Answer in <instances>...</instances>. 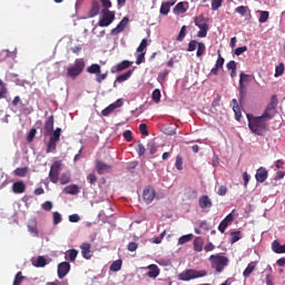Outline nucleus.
Returning <instances> with one entry per match:
<instances>
[{
	"instance_id": "nucleus-39",
	"label": "nucleus",
	"mask_w": 285,
	"mask_h": 285,
	"mask_svg": "<svg viewBox=\"0 0 285 285\" xmlns=\"http://www.w3.org/2000/svg\"><path fill=\"white\" fill-rule=\"evenodd\" d=\"M206 53V45L204 42H198L196 57H203Z\"/></svg>"
},
{
	"instance_id": "nucleus-53",
	"label": "nucleus",
	"mask_w": 285,
	"mask_h": 285,
	"mask_svg": "<svg viewBox=\"0 0 285 285\" xmlns=\"http://www.w3.org/2000/svg\"><path fill=\"white\" fill-rule=\"evenodd\" d=\"M62 218H61V214L59 212H55L53 213V224L55 226H57V224H61Z\"/></svg>"
},
{
	"instance_id": "nucleus-23",
	"label": "nucleus",
	"mask_w": 285,
	"mask_h": 285,
	"mask_svg": "<svg viewBox=\"0 0 285 285\" xmlns=\"http://www.w3.org/2000/svg\"><path fill=\"white\" fill-rule=\"evenodd\" d=\"M277 112V109H273L272 107H266L263 115L261 116L265 121H271L273 117H275V114Z\"/></svg>"
},
{
	"instance_id": "nucleus-17",
	"label": "nucleus",
	"mask_w": 285,
	"mask_h": 285,
	"mask_svg": "<svg viewBox=\"0 0 285 285\" xmlns=\"http://www.w3.org/2000/svg\"><path fill=\"white\" fill-rule=\"evenodd\" d=\"M131 66H132L131 61L124 60V61L119 62L118 65L111 67V72H112V75H115L117 72H122V70H127V68H130Z\"/></svg>"
},
{
	"instance_id": "nucleus-60",
	"label": "nucleus",
	"mask_w": 285,
	"mask_h": 285,
	"mask_svg": "<svg viewBox=\"0 0 285 285\" xmlns=\"http://www.w3.org/2000/svg\"><path fill=\"white\" fill-rule=\"evenodd\" d=\"M175 10L177 12H181V13L186 12V7H185L184 2H178L175 7Z\"/></svg>"
},
{
	"instance_id": "nucleus-11",
	"label": "nucleus",
	"mask_w": 285,
	"mask_h": 285,
	"mask_svg": "<svg viewBox=\"0 0 285 285\" xmlns=\"http://www.w3.org/2000/svg\"><path fill=\"white\" fill-rule=\"evenodd\" d=\"M43 130L45 137H50V134L55 130V116L48 117L45 121Z\"/></svg>"
},
{
	"instance_id": "nucleus-4",
	"label": "nucleus",
	"mask_w": 285,
	"mask_h": 285,
	"mask_svg": "<svg viewBox=\"0 0 285 285\" xmlns=\"http://www.w3.org/2000/svg\"><path fill=\"white\" fill-rule=\"evenodd\" d=\"M85 69L86 60L83 58H77L73 65L67 68V76H69L70 79H77V77H79Z\"/></svg>"
},
{
	"instance_id": "nucleus-7",
	"label": "nucleus",
	"mask_w": 285,
	"mask_h": 285,
	"mask_svg": "<svg viewBox=\"0 0 285 285\" xmlns=\"http://www.w3.org/2000/svg\"><path fill=\"white\" fill-rule=\"evenodd\" d=\"M194 22H195V26L199 28V31L197 32V37H199L200 39H204V37H207L209 28H208V23H206V18L203 14L195 17Z\"/></svg>"
},
{
	"instance_id": "nucleus-25",
	"label": "nucleus",
	"mask_w": 285,
	"mask_h": 285,
	"mask_svg": "<svg viewBox=\"0 0 285 285\" xmlns=\"http://www.w3.org/2000/svg\"><path fill=\"white\" fill-rule=\"evenodd\" d=\"M234 106H233V110L235 112V119L236 121H242V108L239 107V104H237V99H233L232 100Z\"/></svg>"
},
{
	"instance_id": "nucleus-24",
	"label": "nucleus",
	"mask_w": 285,
	"mask_h": 285,
	"mask_svg": "<svg viewBox=\"0 0 285 285\" xmlns=\"http://www.w3.org/2000/svg\"><path fill=\"white\" fill-rule=\"evenodd\" d=\"M272 250L276 253L277 255H282L285 253V244L282 245L278 243V240H274L272 243Z\"/></svg>"
},
{
	"instance_id": "nucleus-26",
	"label": "nucleus",
	"mask_w": 285,
	"mask_h": 285,
	"mask_svg": "<svg viewBox=\"0 0 285 285\" xmlns=\"http://www.w3.org/2000/svg\"><path fill=\"white\" fill-rule=\"evenodd\" d=\"M255 268H257V265H255L254 262L249 263L245 268V271L243 272V277H245V279H248V277L253 275V272L255 271Z\"/></svg>"
},
{
	"instance_id": "nucleus-29",
	"label": "nucleus",
	"mask_w": 285,
	"mask_h": 285,
	"mask_svg": "<svg viewBox=\"0 0 285 285\" xmlns=\"http://www.w3.org/2000/svg\"><path fill=\"white\" fill-rule=\"evenodd\" d=\"M30 168L28 167H18L13 170V175L16 177H26V175H28Z\"/></svg>"
},
{
	"instance_id": "nucleus-41",
	"label": "nucleus",
	"mask_w": 285,
	"mask_h": 285,
	"mask_svg": "<svg viewBox=\"0 0 285 285\" xmlns=\"http://www.w3.org/2000/svg\"><path fill=\"white\" fill-rule=\"evenodd\" d=\"M171 6L173 4H170L169 2H163L160 7V14H168V12H170Z\"/></svg>"
},
{
	"instance_id": "nucleus-20",
	"label": "nucleus",
	"mask_w": 285,
	"mask_h": 285,
	"mask_svg": "<svg viewBox=\"0 0 285 285\" xmlns=\"http://www.w3.org/2000/svg\"><path fill=\"white\" fill-rule=\"evenodd\" d=\"M101 9L99 1L94 0L91 2V9L88 12V17L89 19H94V17H97V14H99V10Z\"/></svg>"
},
{
	"instance_id": "nucleus-21",
	"label": "nucleus",
	"mask_w": 285,
	"mask_h": 285,
	"mask_svg": "<svg viewBox=\"0 0 285 285\" xmlns=\"http://www.w3.org/2000/svg\"><path fill=\"white\" fill-rule=\"evenodd\" d=\"M147 272V277H150L151 279H156V277H159L160 269L156 264L149 265Z\"/></svg>"
},
{
	"instance_id": "nucleus-50",
	"label": "nucleus",
	"mask_w": 285,
	"mask_h": 285,
	"mask_svg": "<svg viewBox=\"0 0 285 285\" xmlns=\"http://www.w3.org/2000/svg\"><path fill=\"white\" fill-rule=\"evenodd\" d=\"M258 21L259 23H266L268 21V11H261Z\"/></svg>"
},
{
	"instance_id": "nucleus-45",
	"label": "nucleus",
	"mask_w": 285,
	"mask_h": 285,
	"mask_svg": "<svg viewBox=\"0 0 285 285\" xmlns=\"http://www.w3.org/2000/svg\"><path fill=\"white\" fill-rule=\"evenodd\" d=\"M175 166L177 170H184V158H181V156L176 157Z\"/></svg>"
},
{
	"instance_id": "nucleus-6",
	"label": "nucleus",
	"mask_w": 285,
	"mask_h": 285,
	"mask_svg": "<svg viewBox=\"0 0 285 285\" xmlns=\"http://www.w3.org/2000/svg\"><path fill=\"white\" fill-rule=\"evenodd\" d=\"M62 168H63V161L56 160L52 163L49 170V179L51 184H59V175H61Z\"/></svg>"
},
{
	"instance_id": "nucleus-35",
	"label": "nucleus",
	"mask_w": 285,
	"mask_h": 285,
	"mask_svg": "<svg viewBox=\"0 0 285 285\" xmlns=\"http://www.w3.org/2000/svg\"><path fill=\"white\" fill-rule=\"evenodd\" d=\"M279 104V100L277 99V95H273L271 97V101L267 105V108H272L274 110H277V105Z\"/></svg>"
},
{
	"instance_id": "nucleus-58",
	"label": "nucleus",
	"mask_w": 285,
	"mask_h": 285,
	"mask_svg": "<svg viewBox=\"0 0 285 285\" xmlns=\"http://www.w3.org/2000/svg\"><path fill=\"white\" fill-rule=\"evenodd\" d=\"M81 217L79 216V214H72L69 216V222H71V224H77V222H80Z\"/></svg>"
},
{
	"instance_id": "nucleus-34",
	"label": "nucleus",
	"mask_w": 285,
	"mask_h": 285,
	"mask_svg": "<svg viewBox=\"0 0 285 285\" xmlns=\"http://www.w3.org/2000/svg\"><path fill=\"white\" fill-rule=\"evenodd\" d=\"M70 173H63L58 181H60L61 186H66V184H70Z\"/></svg>"
},
{
	"instance_id": "nucleus-32",
	"label": "nucleus",
	"mask_w": 285,
	"mask_h": 285,
	"mask_svg": "<svg viewBox=\"0 0 285 285\" xmlns=\"http://www.w3.org/2000/svg\"><path fill=\"white\" fill-rule=\"evenodd\" d=\"M122 264L124 261L117 259L110 265L109 271H111L112 273H118V271H121Z\"/></svg>"
},
{
	"instance_id": "nucleus-64",
	"label": "nucleus",
	"mask_w": 285,
	"mask_h": 285,
	"mask_svg": "<svg viewBox=\"0 0 285 285\" xmlns=\"http://www.w3.org/2000/svg\"><path fill=\"white\" fill-rule=\"evenodd\" d=\"M122 137L126 139V141H132V131L130 130L124 131Z\"/></svg>"
},
{
	"instance_id": "nucleus-5",
	"label": "nucleus",
	"mask_w": 285,
	"mask_h": 285,
	"mask_svg": "<svg viewBox=\"0 0 285 285\" xmlns=\"http://www.w3.org/2000/svg\"><path fill=\"white\" fill-rule=\"evenodd\" d=\"M49 136L47 153H55L57 150V144L61 141V128L57 127L56 130L49 134Z\"/></svg>"
},
{
	"instance_id": "nucleus-47",
	"label": "nucleus",
	"mask_w": 285,
	"mask_h": 285,
	"mask_svg": "<svg viewBox=\"0 0 285 285\" xmlns=\"http://www.w3.org/2000/svg\"><path fill=\"white\" fill-rule=\"evenodd\" d=\"M176 39H177V41H184V39H186V26H183L180 28V31Z\"/></svg>"
},
{
	"instance_id": "nucleus-1",
	"label": "nucleus",
	"mask_w": 285,
	"mask_h": 285,
	"mask_svg": "<svg viewBox=\"0 0 285 285\" xmlns=\"http://www.w3.org/2000/svg\"><path fill=\"white\" fill-rule=\"evenodd\" d=\"M246 117H247L249 130H252L254 135H258V136L264 135V130H266L268 122L261 116L255 117L253 116V114H247Z\"/></svg>"
},
{
	"instance_id": "nucleus-18",
	"label": "nucleus",
	"mask_w": 285,
	"mask_h": 285,
	"mask_svg": "<svg viewBox=\"0 0 285 285\" xmlns=\"http://www.w3.org/2000/svg\"><path fill=\"white\" fill-rule=\"evenodd\" d=\"M255 177L258 184H264V181L268 179V170L264 167H261L257 169Z\"/></svg>"
},
{
	"instance_id": "nucleus-13",
	"label": "nucleus",
	"mask_w": 285,
	"mask_h": 285,
	"mask_svg": "<svg viewBox=\"0 0 285 285\" xmlns=\"http://www.w3.org/2000/svg\"><path fill=\"white\" fill-rule=\"evenodd\" d=\"M80 250L83 259H92V245L90 243H82Z\"/></svg>"
},
{
	"instance_id": "nucleus-28",
	"label": "nucleus",
	"mask_w": 285,
	"mask_h": 285,
	"mask_svg": "<svg viewBox=\"0 0 285 285\" xmlns=\"http://www.w3.org/2000/svg\"><path fill=\"white\" fill-rule=\"evenodd\" d=\"M63 193L66 195H79V186L77 185H69L63 188Z\"/></svg>"
},
{
	"instance_id": "nucleus-36",
	"label": "nucleus",
	"mask_w": 285,
	"mask_h": 285,
	"mask_svg": "<svg viewBox=\"0 0 285 285\" xmlns=\"http://www.w3.org/2000/svg\"><path fill=\"white\" fill-rule=\"evenodd\" d=\"M230 236H232L230 244H237V242H239V239H242V232H239V230L232 232Z\"/></svg>"
},
{
	"instance_id": "nucleus-10",
	"label": "nucleus",
	"mask_w": 285,
	"mask_h": 285,
	"mask_svg": "<svg viewBox=\"0 0 285 285\" xmlns=\"http://www.w3.org/2000/svg\"><path fill=\"white\" fill-rule=\"evenodd\" d=\"M235 210L228 214L218 225L219 233H226V229L235 222V216L233 215Z\"/></svg>"
},
{
	"instance_id": "nucleus-15",
	"label": "nucleus",
	"mask_w": 285,
	"mask_h": 285,
	"mask_svg": "<svg viewBox=\"0 0 285 285\" xmlns=\"http://www.w3.org/2000/svg\"><path fill=\"white\" fill-rule=\"evenodd\" d=\"M68 273H70V263L62 262V263L58 264L59 279H63V277H66V275H68Z\"/></svg>"
},
{
	"instance_id": "nucleus-42",
	"label": "nucleus",
	"mask_w": 285,
	"mask_h": 285,
	"mask_svg": "<svg viewBox=\"0 0 285 285\" xmlns=\"http://www.w3.org/2000/svg\"><path fill=\"white\" fill-rule=\"evenodd\" d=\"M247 81H250V75L240 72L238 86H240V83L244 86Z\"/></svg>"
},
{
	"instance_id": "nucleus-52",
	"label": "nucleus",
	"mask_w": 285,
	"mask_h": 285,
	"mask_svg": "<svg viewBox=\"0 0 285 285\" xmlns=\"http://www.w3.org/2000/svg\"><path fill=\"white\" fill-rule=\"evenodd\" d=\"M77 255H79V252L77 249H70L68 252V257L71 262H75L77 259Z\"/></svg>"
},
{
	"instance_id": "nucleus-43",
	"label": "nucleus",
	"mask_w": 285,
	"mask_h": 285,
	"mask_svg": "<svg viewBox=\"0 0 285 285\" xmlns=\"http://www.w3.org/2000/svg\"><path fill=\"white\" fill-rule=\"evenodd\" d=\"M198 46H199V42H197V40H190L189 43H188L187 51L188 52H195V50H197Z\"/></svg>"
},
{
	"instance_id": "nucleus-19",
	"label": "nucleus",
	"mask_w": 285,
	"mask_h": 285,
	"mask_svg": "<svg viewBox=\"0 0 285 285\" xmlns=\"http://www.w3.org/2000/svg\"><path fill=\"white\" fill-rule=\"evenodd\" d=\"M12 193L16 195H22V193H26V183H23V180L13 183Z\"/></svg>"
},
{
	"instance_id": "nucleus-16",
	"label": "nucleus",
	"mask_w": 285,
	"mask_h": 285,
	"mask_svg": "<svg viewBox=\"0 0 285 285\" xmlns=\"http://www.w3.org/2000/svg\"><path fill=\"white\" fill-rule=\"evenodd\" d=\"M128 21H130V19H128V17H124L122 21H120L116 28H114L111 30V35L112 36H117L120 35V32H124V30H126V26H128Z\"/></svg>"
},
{
	"instance_id": "nucleus-55",
	"label": "nucleus",
	"mask_w": 285,
	"mask_h": 285,
	"mask_svg": "<svg viewBox=\"0 0 285 285\" xmlns=\"http://www.w3.org/2000/svg\"><path fill=\"white\" fill-rule=\"evenodd\" d=\"M148 148L150 155H155V153H157V144H155V141L149 142Z\"/></svg>"
},
{
	"instance_id": "nucleus-37",
	"label": "nucleus",
	"mask_w": 285,
	"mask_h": 285,
	"mask_svg": "<svg viewBox=\"0 0 285 285\" xmlns=\"http://www.w3.org/2000/svg\"><path fill=\"white\" fill-rule=\"evenodd\" d=\"M151 99L155 104H159V101H161V91L159 89H155L151 94Z\"/></svg>"
},
{
	"instance_id": "nucleus-12",
	"label": "nucleus",
	"mask_w": 285,
	"mask_h": 285,
	"mask_svg": "<svg viewBox=\"0 0 285 285\" xmlns=\"http://www.w3.org/2000/svg\"><path fill=\"white\" fill-rule=\"evenodd\" d=\"M156 195L157 194L155 193V188H153V187L146 188L142 193V199H144L145 204H153Z\"/></svg>"
},
{
	"instance_id": "nucleus-56",
	"label": "nucleus",
	"mask_w": 285,
	"mask_h": 285,
	"mask_svg": "<svg viewBox=\"0 0 285 285\" xmlns=\"http://www.w3.org/2000/svg\"><path fill=\"white\" fill-rule=\"evenodd\" d=\"M37 136V129L32 128L30 129L28 137H27V141H32L35 139V137Z\"/></svg>"
},
{
	"instance_id": "nucleus-59",
	"label": "nucleus",
	"mask_w": 285,
	"mask_h": 285,
	"mask_svg": "<svg viewBox=\"0 0 285 285\" xmlns=\"http://www.w3.org/2000/svg\"><path fill=\"white\" fill-rule=\"evenodd\" d=\"M238 90H239V99L242 101V99H244V97H246V90H245L244 85H242V81H240V85H238Z\"/></svg>"
},
{
	"instance_id": "nucleus-44",
	"label": "nucleus",
	"mask_w": 285,
	"mask_h": 285,
	"mask_svg": "<svg viewBox=\"0 0 285 285\" xmlns=\"http://www.w3.org/2000/svg\"><path fill=\"white\" fill-rule=\"evenodd\" d=\"M284 75V62H281L278 66L275 68V77H282Z\"/></svg>"
},
{
	"instance_id": "nucleus-2",
	"label": "nucleus",
	"mask_w": 285,
	"mask_h": 285,
	"mask_svg": "<svg viewBox=\"0 0 285 285\" xmlns=\"http://www.w3.org/2000/svg\"><path fill=\"white\" fill-rule=\"evenodd\" d=\"M208 275V272L205 269L197 271V269H185L178 275L179 282H190V279H199L202 277H206Z\"/></svg>"
},
{
	"instance_id": "nucleus-8",
	"label": "nucleus",
	"mask_w": 285,
	"mask_h": 285,
	"mask_svg": "<svg viewBox=\"0 0 285 285\" xmlns=\"http://www.w3.org/2000/svg\"><path fill=\"white\" fill-rule=\"evenodd\" d=\"M102 19L98 21V26L100 28H108L112 21H115V11H110L109 9L101 10Z\"/></svg>"
},
{
	"instance_id": "nucleus-62",
	"label": "nucleus",
	"mask_w": 285,
	"mask_h": 285,
	"mask_svg": "<svg viewBox=\"0 0 285 285\" xmlns=\"http://www.w3.org/2000/svg\"><path fill=\"white\" fill-rule=\"evenodd\" d=\"M128 250L130 252V253H135V250H137V248H139V245L137 244V243H135V242H130L129 244H128Z\"/></svg>"
},
{
	"instance_id": "nucleus-54",
	"label": "nucleus",
	"mask_w": 285,
	"mask_h": 285,
	"mask_svg": "<svg viewBox=\"0 0 285 285\" xmlns=\"http://www.w3.org/2000/svg\"><path fill=\"white\" fill-rule=\"evenodd\" d=\"M224 58L222 57V53H219V51H218V59H217V61H216V63H215V67L216 68H224Z\"/></svg>"
},
{
	"instance_id": "nucleus-30",
	"label": "nucleus",
	"mask_w": 285,
	"mask_h": 285,
	"mask_svg": "<svg viewBox=\"0 0 285 285\" xmlns=\"http://www.w3.org/2000/svg\"><path fill=\"white\" fill-rule=\"evenodd\" d=\"M32 264L36 266V268H43L47 266L48 261L43 256H38L37 261L32 262Z\"/></svg>"
},
{
	"instance_id": "nucleus-33",
	"label": "nucleus",
	"mask_w": 285,
	"mask_h": 285,
	"mask_svg": "<svg viewBox=\"0 0 285 285\" xmlns=\"http://www.w3.org/2000/svg\"><path fill=\"white\" fill-rule=\"evenodd\" d=\"M130 77H132V70H128L127 72L118 76L116 78V81H118V83H124V81H128V79H130Z\"/></svg>"
},
{
	"instance_id": "nucleus-49",
	"label": "nucleus",
	"mask_w": 285,
	"mask_h": 285,
	"mask_svg": "<svg viewBox=\"0 0 285 285\" xmlns=\"http://www.w3.org/2000/svg\"><path fill=\"white\" fill-rule=\"evenodd\" d=\"M224 0H212V10H219Z\"/></svg>"
},
{
	"instance_id": "nucleus-9",
	"label": "nucleus",
	"mask_w": 285,
	"mask_h": 285,
	"mask_svg": "<svg viewBox=\"0 0 285 285\" xmlns=\"http://www.w3.org/2000/svg\"><path fill=\"white\" fill-rule=\"evenodd\" d=\"M198 206L205 213H210V209L213 208V200L210 197H208V195H203L198 199Z\"/></svg>"
},
{
	"instance_id": "nucleus-61",
	"label": "nucleus",
	"mask_w": 285,
	"mask_h": 285,
	"mask_svg": "<svg viewBox=\"0 0 285 285\" xmlns=\"http://www.w3.org/2000/svg\"><path fill=\"white\" fill-rule=\"evenodd\" d=\"M139 130L145 137H148V126L146 124H140Z\"/></svg>"
},
{
	"instance_id": "nucleus-63",
	"label": "nucleus",
	"mask_w": 285,
	"mask_h": 285,
	"mask_svg": "<svg viewBox=\"0 0 285 285\" xmlns=\"http://www.w3.org/2000/svg\"><path fill=\"white\" fill-rule=\"evenodd\" d=\"M227 193H228V188L224 185H222L217 190V195H219L220 197H224V195H226Z\"/></svg>"
},
{
	"instance_id": "nucleus-57",
	"label": "nucleus",
	"mask_w": 285,
	"mask_h": 285,
	"mask_svg": "<svg viewBox=\"0 0 285 285\" xmlns=\"http://www.w3.org/2000/svg\"><path fill=\"white\" fill-rule=\"evenodd\" d=\"M136 150L139 157H142V155H146V147L142 144H138V147Z\"/></svg>"
},
{
	"instance_id": "nucleus-46",
	"label": "nucleus",
	"mask_w": 285,
	"mask_h": 285,
	"mask_svg": "<svg viewBox=\"0 0 285 285\" xmlns=\"http://www.w3.org/2000/svg\"><path fill=\"white\" fill-rule=\"evenodd\" d=\"M235 12H237V13L240 14L242 17H246V12H248V7H246V6L237 7V8L235 9Z\"/></svg>"
},
{
	"instance_id": "nucleus-27",
	"label": "nucleus",
	"mask_w": 285,
	"mask_h": 285,
	"mask_svg": "<svg viewBox=\"0 0 285 285\" xmlns=\"http://www.w3.org/2000/svg\"><path fill=\"white\" fill-rule=\"evenodd\" d=\"M194 250H196V253H202L204 250V239L199 236L194 239Z\"/></svg>"
},
{
	"instance_id": "nucleus-48",
	"label": "nucleus",
	"mask_w": 285,
	"mask_h": 285,
	"mask_svg": "<svg viewBox=\"0 0 285 285\" xmlns=\"http://www.w3.org/2000/svg\"><path fill=\"white\" fill-rule=\"evenodd\" d=\"M146 48H148V39L144 38L137 48V52H142Z\"/></svg>"
},
{
	"instance_id": "nucleus-38",
	"label": "nucleus",
	"mask_w": 285,
	"mask_h": 285,
	"mask_svg": "<svg viewBox=\"0 0 285 285\" xmlns=\"http://www.w3.org/2000/svg\"><path fill=\"white\" fill-rule=\"evenodd\" d=\"M26 279V276H23V273L18 272L14 276L13 284L12 285H21V282Z\"/></svg>"
},
{
	"instance_id": "nucleus-51",
	"label": "nucleus",
	"mask_w": 285,
	"mask_h": 285,
	"mask_svg": "<svg viewBox=\"0 0 285 285\" xmlns=\"http://www.w3.org/2000/svg\"><path fill=\"white\" fill-rule=\"evenodd\" d=\"M247 51H248L247 46L238 47L235 49V55H236V57H239V56L244 55V52H247Z\"/></svg>"
},
{
	"instance_id": "nucleus-22",
	"label": "nucleus",
	"mask_w": 285,
	"mask_h": 285,
	"mask_svg": "<svg viewBox=\"0 0 285 285\" xmlns=\"http://www.w3.org/2000/svg\"><path fill=\"white\" fill-rule=\"evenodd\" d=\"M277 112V109H273L272 107H266L263 115L261 116L265 121H271L273 117H275V114Z\"/></svg>"
},
{
	"instance_id": "nucleus-31",
	"label": "nucleus",
	"mask_w": 285,
	"mask_h": 285,
	"mask_svg": "<svg viewBox=\"0 0 285 285\" xmlns=\"http://www.w3.org/2000/svg\"><path fill=\"white\" fill-rule=\"evenodd\" d=\"M87 72L89 75H100L101 73V66L94 63L87 68Z\"/></svg>"
},
{
	"instance_id": "nucleus-3",
	"label": "nucleus",
	"mask_w": 285,
	"mask_h": 285,
	"mask_svg": "<svg viewBox=\"0 0 285 285\" xmlns=\"http://www.w3.org/2000/svg\"><path fill=\"white\" fill-rule=\"evenodd\" d=\"M209 262L212 264V268L216 271V273H224V268L228 266V257L223 256L220 254L209 256Z\"/></svg>"
},
{
	"instance_id": "nucleus-40",
	"label": "nucleus",
	"mask_w": 285,
	"mask_h": 285,
	"mask_svg": "<svg viewBox=\"0 0 285 285\" xmlns=\"http://www.w3.org/2000/svg\"><path fill=\"white\" fill-rule=\"evenodd\" d=\"M191 239H193V234H187V235L181 236L178 239V244L181 246L184 244H188V242H191Z\"/></svg>"
},
{
	"instance_id": "nucleus-14",
	"label": "nucleus",
	"mask_w": 285,
	"mask_h": 285,
	"mask_svg": "<svg viewBox=\"0 0 285 285\" xmlns=\"http://www.w3.org/2000/svg\"><path fill=\"white\" fill-rule=\"evenodd\" d=\"M96 170L98 175H106V173H110V170H112V166L101 160H96Z\"/></svg>"
}]
</instances>
